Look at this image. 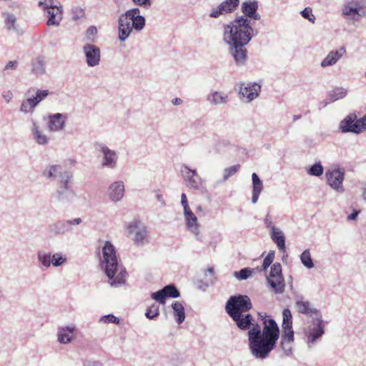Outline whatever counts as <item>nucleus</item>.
Wrapping results in <instances>:
<instances>
[{"label":"nucleus","mask_w":366,"mask_h":366,"mask_svg":"<svg viewBox=\"0 0 366 366\" xmlns=\"http://www.w3.org/2000/svg\"><path fill=\"white\" fill-rule=\"evenodd\" d=\"M3 97H4V99L6 100V102L7 103H9L10 101L11 100V99H12V94L11 93H9L7 94L3 95Z\"/></svg>","instance_id":"69168bd1"},{"label":"nucleus","mask_w":366,"mask_h":366,"mask_svg":"<svg viewBox=\"0 0 366 366\" xmlns=\"http://www.w3.org/2000/svg\"><path fill=\"white\" fill-rule=\"evenodd\" d=\"M37 259L43 267L49 268L51 266V254L44 251H39L37 253Z\"/></svg>","instance_id":"ea45409f"},{"label":"nucleus","mask_w":366,"mask_h":366,"mask_svg":"<svg viewBox=\"0 0 366 366\" xmlns=\"http://www.w3.org/2000/svg\"><path fill=\"white\" fill-rule=\"evenodd\" d=\"M339 129L342 133L360 134L366 131V114L357 118L355 112L350 113L339 124Z\"/></svg>","instance_id":"6e6552de"},{"label":"nucleus","mask_w":366,"mask_h":366,"mask_svg":"<svg viewBox=\"0 0 366 366\" xmlns=\"http://www.w3.org/2000/svg\"><path fill=\"white\" fill-rule=\"evenodd\" d=\"M31 132L34 140L39 145H46L49 142V138L41 130L40 125L36 120L31 121Z\"/></svg>","instance_id":"c756f323"},{"label":"nucleus","mask_w":366,"mask_h":366,"mask_svg":"<svg viewBox=\"0 0 366 366\" xmlns=\"http://www.w3.org/2000/svg\"><path fill=\"white\" fill-rule=\"evenodd\" d=\"M238 146L227 139H222L217 141L214 145V149L217 154H224L230 151H237Z\"/></svg>","instance_id":"7c9ffc66"},{"label":"nucleus","mask_w":366,"mask_h":366,"mask_svg":"<svg viewBox=\"0 0 366 366\" xmlns=\"http://www.w3.org/2000/svg\"><path fill=\"white\" fill-rule=\"evenodd\" d=\"M127 234L137 246H144L149 242L148 227L139 219H133L126 225Z\"/></svg>","instance_id":"39448f33"},{"label":"nucleus","mask_w":366,"mask_h":366,"mask_svg":"<svg viewBox=\"0 0 366 366\" xmlns=\"http://www.w3.org/2000/svg\"><path fill=\"white\" fill-rule=\"evenodd\" d=\"M65 222L68 227L71 228L72 226H77L81 224L82 223V219L80 217H76L71 219H66L65 220Z\"/></svg>","instance_id":"4d7b16f0"},{"label":"nucleus","mask_w":366,"mask_h":366,"mask_svg":"<svg viewBox=\"0 0 366 366\" xmlns=\"http://www.w3.org/2000/svg\"><path fill=\"white\" fill-rule=\"evenodd\" d=\"M39 6L44 11H45L56 7V4H54V0H40L39 1Z\"/></svg>","instance_id":"864d4df0"},{"label":"nucleus","mask_w":366,"mask_h":366,"mask_svg":"<svg viewBox=\"0 0 366 366\" xmlns=\"http://www.w3.org/2000/svg\"><path fill=\"white\" fill-rule=\"evenodd\" d=\"M99 322L104 324L114 323L116 325H119L120 323L119 319L112 314H109L101 317Z\"/></svg>","instance_id":"de8ad7c7"},{"label":"nucleus","mask_w":366,"mask_h":366,"mask_svg":"<svg viewBox=\"0 0 366 366\" xmlns=\"http://www.w3.org/2000/svg\"><path fill=\"white\" fill-rule=\"evenodd\" d=\"M264 224L266 227L269 229V231L272 230V228H277V227L274 226L272 222V217L269 214H267L264 218Z\"/></svg>","instance_id":"bf43d9fd"},{"label":"nucleus","mask_w":366,"mask_h":366,"mask_svg":"<svg viewBox=\"0 0 366 366\" xmlns=\"http://www.w3.org/2000/svg\"><path fill=\"white\" fill-rule=\"evenodd\" d=\"M49 229L55 235H64L71 231V228L66 226L65 220H59L50 224Z\"/></svg>","instance_id":"72a5a7b5"},{"label":"nucleus","mask_w":366,"mask_h":366,"mask_svg":"<svg viewBox=\"0 0 366 366\" xmlns=\"http://www.w3.org/2000/svg\"><path fill=\"white\" fill-rule=\"evenodd\" d=\"M107 194L113 203L122 201L125 194V184L122 180H116L109 184L107 189Z\"/></svg>","instance_id":"a211bd4d"},{"label":"nucleus","mask_w":366,"mask_h":366,"mask_svg":"<svg viewBox=\"0 0 366 366\" xmlns=\"http://www.w3.org/2000/svg\"><path fill=\"white\" fill-rule=\"evenodd\" d=\"M153 193L154 194L155 199L160 203L162 207H164L166 206V202L164 199L163 195L161 194L160 190L154 189Z\"/></svg>","instance_id":"13d9d810"},{"label":"nucleus","mask_w":366,"mask_h":366,"mask_svg":"<svg viewBox=\"0 0 366 366\" xmlns=\"http://www.w3.org/2000/svg\"><path fill=\"white\" fill-rule=\"evenodd\" d=\"M61 171L60 164H51L47 166L42 172V176L46 179L56 178Z\"/></svg>","instance_id":"c9c22d12"},{"label":"nucleus","mask_w":366,"mask_h":366,"mask_svg":"<svg viewBox=\"0 0 366 366\" xmlns=\"http://www.w3.org/2000/svg\"><path fill=\"white\" fill-rule=\"evenodd\" d=\"M96 149L102 154L101 166L103 168L114 169L117 167L119 153L110 149L104 143H97Z\"/></svg>","instance_id":"f8f14e48"},{"label":"nucleus","mask_w":366,"mask_h":366,"mask_svg":"<svg viewBox=\"0 0 366 366\" xmlns=\"http://www.w3.org/2000/svg\"><path fill=\"white\" fill-rule=\"evenodd\" d=\"M181 204L183 207V214L192 211V209H190V207L189 206L187 196L184 193H182L181 194Z\"/></svg>","instance_id":"6e6d98bb"},{"label":"nucleus","mask_w":366,"mask_h":366,"mask_svg":"<svg viewBox=\"0 0 366 366\" xmlns=\"http://www.w3.org/2000/svg\"><path fill=\"white\" fill-rule=\"evenodd\" d=\"M361 211L360 209H352V212L350 214H348L347 217V220L350 221H355L357 219V217L360 214Z\"/></svg>","instance_id":"052dcab7"},{"label":"nucleus","mask_w":366,"mask_h":366,"mask_svg":"<svg viewBox=\"0 0 366 366\" xmlns=\"http://www.w3.org/2000/svg\"><path fill=\"white\" fill-rule=\"evenodd\" d=\"M302 264L307 269H312L315 264L311 257L310 249H307L300 256Z\"/></svg>","instance_id":"58836bf2"},{"label":"nucleus","mask_w":366,"mask_h":366,"mask_svg":"<svg viewBox=\"0 0 366 366\" xmlns=\"http://www.w3.org/2000/svg\"><path fill=\"white\" fill-rule=\"evenodd\" d=\"M87 32H90L91 34H95L97 33V28L95 26H90L88 29Z\"/></svg>","instance_id":"774afa93"},{"label":"nucleus","mask_w":366,"mask_h":366,"mask_svg":"<svg viewBox=\"0 0 366 366\" xmlns=\"http://www.w3.org/2000/svg\"><path fill=\"white\" fill-rule=\"evenodd\" d=\"M99 262L111 287H118L125 284L127 272L117 257L115 247L109 241H106L102 248Z\"/></svg>","instance_id":"7ed1b4c3"},{"label":"nucleus","mask_w":366,"mask_h":366,"mask_svg":"<svg viewBox=\"0 0 366 366\" xmlns=\"http://www.w3.org/2000/svg\"><path fill=\"white\" fill-rule=\"evenodd\" d=\"M4 19V24L6 29L9 31L15 33L16 35H22L23 31L17 22L16 15L10 11H3L1 13Z\"/></svg>","instance_id":"bb28decb"},{"label":"nucleus","mask_w":366,"mask_h":366,"mask_svg":"<svg viewBox=\"0 0 366 366\" xmlns=\"http://www.w3.org/2000/svg\"><path fill=\"white\" fill-rule=\"evenodd\" d=\"M68 117L66 114L56 113L49 114L47 117V127L51 132H57L63 130L66 126Z\"/></svg>","instance_id":"412c9836"},{"label":"nucleus","mask_w":366,"mask_h":366,"mask_svg":"<svg viewBox=\"0 0 366 366\" xmlns=\"http://www.w3.org/2000/svg\"><path fill=\"white\" fill-rule=\"evenodd\" d=\"M363 199L366 202V184H364L362 187V194Z\"/></svg>","instance_id":"338daca9"},{"label":"nucleus","mask_w":366,"mask_h":366,"mask_svg":"<svg viewBox=\"0 0 366 366\" xmlns=\"http://www.w3.org/2000/svg\"><path fill=\"white\" fill-rule=\"evenodd\" d=\"M49 94L47 89H36L35 95L27 97L22 102L19 107V112L24 114H31L38 104L45 99Z\"/></svg>","instance_id":"ddd939ff"},{"label":"nucleus","mask_w":366,"mask_h":366,"mask_svg":"<svg viewBox=\"0 0 366 366\" xmlns=\"http://www.w3.org/2000/svg\"><path fill=\"white\" fill-rule=\"evenodd\" d=\"M263 320V328L259 325H253V318L249 314H241L232 318L238 328L248 330V347L251 355L257 360H264L269 357L271 352L275 348L280 338V328L274 320L261 316Z\"/></svg>","instance_id":"f03ea898"},{"label":"nucleus","mask_w":366,"mask_h":366,"mask_svg":"<svg viewBox=\"0 0 366 366\" xmlns=\"http://www.w3.org/2000/svg\"><path fill=\"white\" fill-rule=\"evenodd\" d=\"M73 174L69 171H64L59 176V186L55 192L56 198L61 202H71L76 197L72 189Z\"/></svg>","instance_id":"0eeeda50"},{"label":"nucleus","mask_w":366,"mask_h":366,"mask_svg":"<svg viewBox=\"0 0 366 366\" xmlns=\"http://www.w3.org/2000/svg\"><path fill=\"white\" fill-rule=\"evenodd\" d=\"M159 315V307L155 304L149 306L145 312V316L149 320L155 319Z\"/></svg>","instance_id":"a18cd8bd"},{"label":"nucleus","mask_w":366,"mask_h":366,"mask_svg":"<svg viewBox=\"0 0 366 366\" xmlns=\"http://www.w3.org/2000/svg\"><path fill=\"white\" fill-rule=\"evenodd\" d=\"M151 297L160 304H164L167 298L163 288L159 291L152 292L151 294Z\"/></svg>","instance_id":"3c124183"},{"label":"nucleus","mask_w":366,"mask_h":366,"mask_svg":"<svg viewBox=\"0 0 366 366\" xmlns=\"http://www.w3.org/2000/svg\"><path fill=\"white\" fill-rule=\"evenodd\" d=\"M172 308L173 310V315L175 317L176 322L178 324H181L184 322L185 319V312L184 307L182 304L179 302H174L172 305Z\"/></svg>","instance_id":"f704fd0d"},{"label":"nucleus","mask_w":366,"mask_h":366,"mask_svg":"<svg viewBox=\"0 0 366 366\" xmlns=\"http://www.w3.org/2000/svg\"><path fill=\"white\" fill-rule=\"evenodd\" d=\"M207 101L212 106L224 105L229 102V96L223 91L212 89L207 96Z\"/></svg>","instance_id":"c85d7f7f"},{"label":"nucleus","mask_w":366,"mask_h":366,"mask_svg":"<svg viewBox=\"0 0 366 366\" xmlns=\"http://www.w3.org/2000/svg\"><path fill=\"white\" fill-rule=\"evenodd\" d=\"M325 322L322 315L313 317L303 329L306 343L308 347L316 345L325 334Z\"/></svg>","instance_id":"423d86ee"},{"label":"nucleus","mask_w":366,"mask_h":366,"mask_svg":"<svg viewBox=\"0 0 366 366\" xmlns=\"http://www.w3.org/2000/svg\"><path fill=\"white\" fill-rule=\"evenodd\" d=\"M125 17L131 22L132 29L138 32L142 31L146 24L145 18L140 15L139 8L130 9L124 12Z\"/></svg>","instance_id":"aec40b11"},{"label":"nucleus","mask_w":366,"mask_h":366,"mask_svg":"<svg viewBox=\"0 0 366 366\" xmlns=\"http://www.w3.org/2000/svg\"><path fill=\"white\" fill-rule=\"evenodd\" d=\"M67 261L66 255L61 252H56L51 255V264L54 267H58L63 265Z\"/></svg>","instance_id":"a19ab883"},{"label":"nucleus","mask_w":366,"mask_h":366,"mask_svg":"<svg viewBox=\"0 0 366 366\" xmlns=\"http://www.w3.org/2000/svg\"><path fill=\"white\" fill-rule=\"evenodd\" d=\"M239 4V0H224L210 9L209 16L212 19H219L222 15L232 14L237 9Z\"/></svg>","instance_id":"2eb2a0df"},{"label":"nucleus","mask_w":366,"mask_h":366,"mask_svg":"<svg viewBox=\"0 0 366 366\" xmlns=\"http://www.w3.org/2000/svg\"><path fill=\"white\" fill-rule=\"evenodd\" d=\"M252 202L256 204L258 201L259 197L263 189V184L258 175L256 173L252 174Z\"/></svg>","instance_id":"473e14b6"},{"label":"nucleus","mask_w":366,"mask_h":366,"mask_svg":"<svg viewBox=\"0 0 366 366\" xmlns=\"http://www.w3.org/2000/svg\"><path fill=\"white\" fill-rule=\"evenodd\" d=\"M75 330L76 326L74 325L59 327L57 330V341L60 344H69L74 339Z\"/></svg>","instance_id":"cd10ccee"},{"label":"nucleus","mask_w":366,"mask_h":366,"mask_svg":"<svg viewBox=\"0 0 366 366\" xmlns=\"http://www.w3.org/2000/svg\"><path fill=\"white\" fill-rule=\"evenodd\" d=\"M300 14L301 16L307 19L310 22L314 24L315 20H316V17L315 16L312 14V10L310 7H306L301 12H300Z\"/></svg>","instance_id":"8fccbe9b"},{"label":"nucleus","mask_w":366,"mask_h":366,"mask_svg":"<svg viewBox=\"0 0 366 366\" xmlns=\"http://www.w3.org/2000/svg\"><path fill=\"white\" fill-rule=\"evenodd\" d=\"M164 292L165 293L166 297L177 298L179 297L180 294L177 287L172 285H168L163 287Z\"/></svg>","instance_id":"c03bdc74"},{"label":"nucleus","mask_w":366,"mask_h":366,"mask_svg":"<svg viewBox=\"0 0 366 366\" xmlns=\"http://www.w3.org/2000/svg\"><path fill=\"white\" fill-rule=\"evenodd\" d=\"M345 176V169L339 165H332L325 172L327 184L336 192L341 194L344 193L345 190L343 186Z\"/></svg>","instance_id":"9d476101"},{"label":"nucleus","mask_w":366,"mask_h":366,"mask_svg":"<svg viewBox=\"0 0 366 366\" xmlns=\"http://www.w3.org/2000/svg\"><path fill=\"white\" fill-rule=\"evenodd\" d=\"M31 71L36 76H41L45 74V64L41 58L38 57L33 60L31 63Z\"/></svg>","instance_id":"e433bc0d"},{"label":"nucleus","mask_w":366,"mask_h":366,"mask_svg":"<svg viewBox=\"0 0 366 366\" xmlns=\"http://www.w3.org/2000/svg\"><path fill=\"white\" fill-rule=\"evenodd\" d=\"M47 16L48 26H59L63 19V7L60 2L56 3V7L44 11Z\"/></svg>","instance_id":"a878e982"},{"label":"nucleus","mask_w":366,"mask_h":366,"mask_svg":"<svg viewBox=\"0 0 366 366\" xmlns=\"http://www.w3.org/2000/svg\"><path fill=\"white\" fill-rule=\"evenodd\" d=\"M252 308V302L247 295L232 296L227 300L225 310L231 318L248 312Z\"/></svg>","instance_id":"1a4fd4ad"},{"label":"nucleus","mask_w":366,"mask_h":366,"mask_svg":"<svg viewBox=\"0 0 366 366\" xmlns=\"http://www.w3.org/2000/svg\"><path fill=\"white\" fill-rule=\"evenodd\" d=\"M260 90L261 86L257 83H242L239 86V94L242 99L249 102L259 96Z\"/></svg>","instance_id":"6ab92c4d"},{"label":"nucleus","mask_w":366,"mask_h":366,"mask_svg":"<svg viewBox=\"0 0 366 366\" xmlns=\"http://www.w3.org/2000/svg\"><path fill=\"white\" fill-rule=\"evenodd\" d=\"M181 174L187 187L193 189H198L202 185V178L196 169H192L184 164L181 168Z\"/></svg>","instance_id":"f3484780"},{"label":"nucleus","mask_w":366,"mask_h":366,"mask_svg":"<svg viewBox=\"0 0 366 366\" xmlns=\"http://www.w3.org/2000/svg\"><path fill=\"white\" fill-rule=\"evenodd\" d=\"M274 259V251H270L264 257L262 264V270L266 271L267 269L271 265Z\"/></svg>","instance_id":"603ef678"},{"label":"nucleus","mask_w":366,"mask_h":366,"mask_svg":"<svg viewBox=\"0 0 366 366\" xmlns=\"http://www.w3.org/2000/svg\"><path fill=\"white\" fill-rule=\"evenodd\" d=\"M347 51L345 46L333 49L328 52L321 61L320 66L323 69L335 66L345 55Z\"/></svg>","instance_id":"5701e85b"},{"label":"nucleus","mask_w":366,"mask_h":366,"mask_svg":"<svg viewBox=\"0 0 366 366\" xmlns=\"http://www.w3.org/2000/svg\"><path fill=\"white\" fill-rule=\"evenodd\" d=\"M267 280L272 290L276 294H282L285 291V284L282 274V265L279 262L273 264L270 268Z\"/></svg>","instance_id":"4468645a"},{"label":"nucleus","mask_w":366,"mask_h":366,"mask_svg":"<svg viewBox=\"0 0 366 366\" xmlns=\"http://www.w3.org/2000/svg\"><path fill=\"white\" fill-rule=\"evenodd\" d=\"M172 102L174 105H180L182 104L183 101L180 98H174L172 99Z\"/></svg>","instance_id":"0e129e2a"},{"label":"nucleus","mask_w":366,"mask_h":366,"mask_svg":"<svg viewBox=\"0 0 366 366\" xmlns=\"http://www.w3.org/2000/svg\"><path fill=\"white\" fill-rule=\"evenodd\" d=\"M239 168V165H233L224 169L223 180H227L230 177L234 175Z\"/></svg>","instance_id":"09e8293b"},{"label":"nucleus","mask_w":366,"mask_h":366,"mask_svg":"<svg viewBox=\"0 0 366 366\" xmlns=\"http://www.w3.org/2000/svg\"><path fill=\"white\" fill-rule=\"evenodd\" d=\"M269 235L280 251L285 252V237L282 229L279 227L272 228V230L269 232Z\"/></svg>","instance_id":"2f4dec72"},{"label":"nucleus","mask_w":366,"mask_h":366,"mask_svg":"<svg viewBox=\"0 0 366 366\" xmlns=\"http://www.w3.org/2000/svg\"><path fill=\"white\" fill-rule=\"evenodd\" d=\"M348 90L347 88L342 86H337L333 89L330 93V99L332 102H335L339 99H343L347 94Z\"/></svg>","instance_id":"4c0bfd02"},{"label":"nucleus","mask_w":366,"mask_h":366,"mask_svg":"<svg viewBox=\"0 0 366 366\" xmlns=\"http://www.w3.org/2000/svg\"><path fill=\"white\" fill-rule=\"evenodd\" d=\"M342 16L348 22L355 23L364 16V6L361 0H348L342 6Z\"/></svg>","instance_id":"9b49d317"},{"label":"nucleus","mask_w":366,"mask_h":366,"mask_svg":"<svg viewBox=\"0 0 366 366\" xmlns=\"http://www.w3.org/2000/svg\"><path fill=\"white\" fill-rule=\"evenodd\" d=\"M323 172L324 168L320 162L315 163L307 169V173L314 177H320Z\"/></svg>","instance_id":"37998d69"},{"label":"nucleus","mask_w":366,"mask_h":366,"mask_svg":"<svg viewBox=\"0 0 366 366\" xmlns=\"http://www.w3.org/2000/svg\"><path fill=\"white\" fill-rule=\"evenodd\" d=\"M295 340L294 331L292 329V315L288 308L282 311V335L280 347L286 355L292 354V346Z\"/></svg>","instance_id":"20e7f679"},{"label":"nucleus","mask_w":366,"mask_h":366,"mask_svg":"<svg viewBox=\"0 0 366 366\" xmlns=\"http://www.w3.org/2000/svg\"><path fill=\"white\" fill-rule=\"evenodd\" d=\"M258 6L256 0L242 2L241 11L243 15L237 16L233 21L222 25V41L228 46L229 53L237 66H244L247 61V50L245 46L254 36L250 19L260 20Z\"/></svg>","instance_id":"f257e3e1"},{"label":"nucleus","mask_w":366,"mask_h":366,"mask_svg":"<svg viewBox=\"0 0 366 366\" xmlns=\"http://www.w3.org/2000/svg\"><path fill=\"white\" fill-rule=\"evenodd\" d=\"M133 31L131 22L125 17V14H122L118 19V36L119 41H125Z\"/></svg>","instance_id":"b1692460"},{"label":"nucleus","mask_w":366,"mask_h":366,"mask_svg":"<svg viewBox=\"0 0 366 366\" xmlns=\"http://www.w3.org/2000/svg\"><path fill=\"white\" fill-rule=\"evenodd\" d=\"M71 16L74 21H83L85 19V11L80 6H74L71 9Z\"/></svg>","instance_id":"79ce46f5"},{"label":"nucleus","mask_w":366,"mask_h":366,"mask_svg":"<svg viewBox=\"0 0 366 366\" xmlns=\"http://www.w3.org/2000/svg\"><path fill=\"white\" fill-rule=\"evenodd\" d=\"M87 366H104V364L99 360H94L88 361Z\"/></svg>","instance_id":"e2e57ef3"},{"label":"nucleus","mask_w":366,"mask_h":366,"mask_svg":"<svg viewBox=\"0 0 366 366\" xmlns=\"http://www.w3.org/2000/svg\"><path fill=\"white\" fill-rule=\"evenodd\" d=\"M132 1L134 5L144 9H149L152 4V0H132Z\"/></svg>","instance_id":"5fc2aeb1"},{"label":"nucleus","mask_w":366,"mask_h":366,"mask_svg":"<svg viewBox=\"0 0 366 366\" xmlns=\"http://www.w3.org/2000/svg\"><path fill=\"white\" fill-rule=\"evenodd\" d=\"M19 62L17 61H9L4 66V70H16L18 67Z\"/></svg>","instance_id":"680f3d73"},{"label":"nucleus","mask_w":366,"mask_h":366,"mask_svg":"<svg viewBox=\"0 0 366 366\" xmlns=\"http://www.w3.org/2000/svg\"><path fill=\"white\" fill-rule=\"evenodd\" d=\"M183 214L187 229L191 234H194L197 239H199V236L201 232V224L199 222L197 217L192 211Z\"/></svg>","instance_id":"393cba45"},{"label":"nucleus","mask_w":366,"mask_h":366,"mask_svg":"<svg viewBox=\"0 0 366 366\" xmlns=\"http://www.w3.org/2000/svg\"><path fill=\"white\" fill-rule=\"evenodd\" d=\"M252 272L250 269L243 268L239 272H234V276L239 280H244L249 278L252 275Z\"/></svg>","instance_id":"49530a36"},{"label":"nucleus","mask_w":366,"mask_h":366,"mask_svg":"<svg viewBox=\"0 0 366 366\" xmlns=\"http://www.w3.org/2000/svg\"><path fill=\"white\" fill-rule=\"evenodd\" d=\"M82 53L89 67H95L101 61V49L97 45L86 43L82 46Z\"/></svg>","instance_id":"dca6fc26"},{"label":"nucleus","mask_w":366,"mask_h":366,"mask_svg":"<svg viewBox=\"0 0 366 366\" xmlns=\"http://www.w3.org/2000/svg\"><path fill=\"white\" fill-rule=\"evenodd\" d=\"M295 308L299 313L309 316L312 319L322 315L320 310L313 307L310 302L304 300L302 297L296 300Z\"/></svg>","instance_id":"4be33fe9"}]
</instances>
